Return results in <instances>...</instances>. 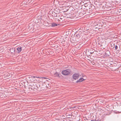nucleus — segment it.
I'll return each mask as SVG.
<instances>
[{
    "label": "nucleus",
    "mask_w": 121,
    "mask_h": 121,
    "mask_svg": "<svg viewBox=\"0 0 121 121\" xmlns=\"http://www.w3.org/2000/svg\"><path fill=\"white\" fill-rule=\"evenodd\" d=\"M71 72V70L68 69L62 71L61 73L64 75H68L70 74Z\"/></svg>",
    "instance_id": "1"
},
{
    "label": "nucleus",
    "mask_w": 121,
    "mask_h": 121,
    "mask_svg": "<svg viewBox=\"0 0 121 121\" xmlns=\"http://www.w3.org/2000/svg\"><path fill=\"white\" fill-rule=\"evenodd\" d=\"M3 88H1L2 90L0 89V98H3L6 97V95L7 92H5L3 89Z\"/></svg>",
    "instance_id": "2"
},
{
    "label": "nucleus",
    "mask_w": 121,
    "mask_h": 121,
    "mask_svg": "<svg viewBox=\"0 0 121 121\" xmlns=\"http://www.w3.org/2000/svg\"><path fill=\"white\" fill-rule=\"evenodd\" d=\"M80 76L79 73H75L73 75L72 78L73 79L77 80L79 78Z\"/></svg>",
    "instance_id": "3"
},
{
    "label": "nucleus",
    "mask_w": 121,
    "mask_h": 121,
    "mask_svg": "<svg viewBox=\"0 0 121 121\" xmlns=\"http://www.w3.org/2000/svg\"><path fill=\"white\" fill-rule=\"evenodd\" d=\"M86 14V11L84 10L82 11L81 12L77 14V16L80 17L83 16L84 14Z\"/></svg>",
    "instance_id": "4"
},
{
    "label": "nucleus",
    "mask_w": 121,
    "mask_h": 121,
    "mask_svg": "<svg viewBox=\"0 0 121 121\" xmlns=\"http://www.w3.org/2000/svg\"><path fill=\"white\" fill-rule=\"evenodd\" d=\"M93 10V9L92 8V7L91 6H90L89 7V10H87V12H88L89 13V14H91L93 13L92 11Z\"/></svg>",
    "instance_id": "5"
},
{
    "label": "nucleus",
    "mask_w": 121,
    "mask_h": 121,
    "mask_svg": "<svg viewBox=\"0 0 121 121\" xmlns=\"http://www.w3.org/2000/svg\"><path fill=\"white\" fill-rule=\"evenodd\" d=\"M0 73H1V74L0 73V78H3V75H4V77H6V75L5 74H7V73H8L4 72H2V71L1 72H0Z\"/></svg>",
    "instance_id": "6"
},
{
    "label": "nucleus",
    "mask_w": 121,
    "mask_h": 121,
    "mask_svg": "<svg viewBox=\"0 0 121 121\" xmlns=\"http://www.w3.org/2000/svg\"><path fill=\"white\" fill-rule=\"evenodd\" d=\"M53 76L55 77H60V76H61V74L59 73L56 72L53 75Z\"/></svg>",
    "instance_id": "7"
},
{
    "label": "nucleus",
    "mask_w": 121,
    "mask_h": 121,
    "mask_svg": "<svg viewBox=\"0 0 121 121\" xmlns=\"http://www.w3.org/2000/svg\"><path fill=\"white\" fill-rule=\"evenodd\" d=\"M78 11H74L73 13L72 14V15L73 17H77V15L78 13Z\"/></svg>",
    "instance_id": "8"
},
{
    "label": "nucleus",
    "mask_w": 121,
    "mask_h": 121,
    "mask_svg": "<svg viewBox=\"0 0 121 121\" xmlns=\"http://www.w3.org/2000/svg\"><path fill=\"white\" fill-rule=\"evenodd\" d=\"M85 80V79H84L83 78H81L76 81V83H80Z\"/></svg>",
    "instance_id": "9"
},
{
    "label": "nucleus",
    "mask_w": 121,
    "mask_h": 121,
    "mask_svg": "<svg viewBox=\"0 0 121 121\" xmlns=\"http://www.w3.org/2000/svg\"><path fill=\"white\" fill-rule=\"evenodd\" d=\"M17 50L18 51V53H19L22 50V48L20 46H18L17 48Z\"/></svg>",
    "instance_id": "10"
},
{
    "label": "nucleus",
    "mask_w": 121,
    "mask_h": 121,
    "mask_svg": "<svg viewBox=\"0 0 121 121\" xmlns=\"http://www.w3.org/2000/svg\"><path fill=\"white\" fill-rule=\"evenodd\" d=\"M82 35L81 33H79L78 34H77L76 35L75 37L78 39Z\"/></svg>",
    "instance_id": "11"
},
{
    "label": "nucleus",
    "mask_w": 121,
    "mask_h": 121,
    "mask_svg": "<svg viewBox=\"0 0 121 121\" xmlns=\"http://www.w3.org/2000/svg\"><path fill=\"white\" fill-rule=\"evenodd\" d=\"M51 26L52 27H55L56 26L57 24L56 23L54 22H53L52 23Z\"/></svg>",
    "instance_id": "12"
},
{
    "label": "nucleus",
    "mask_w": 121,
    "mask_h": 121,
    "mask_svg": "<svg viewBox=\"0 0 121 121\" xmlns=\"http://www.w3.org/2000/svg\"><path fill=\"white\" fill-rule=\"evenodd\" d=\"M9 50L10 52L12 53L14 52L15 49H14L13 48H11Z\"/></svg>",
    "instance_id": "13"
},
{
    "label": "nucleus",
    "mask_w": 121,
    "mask_h": 121,
    "mask_svg": "<svg viewBox=\"0 0 121 121\" xmlns=\"http://www.w3.org/2000/svg\"><path fill=\"white\" fill-rule=\"evenodd\" d=\"M110 53V52L109 51L106 52L105 53V55L107 56H109V54Z\"/></svg>",
    "instance_id": "14"
},
{
    "label": "nucleus",
    "mask_w": 121,
    "mask_h": 121,
    "mask_svg": "<svg viewBox=\"0 0 121 121\" xmlns=\"http://www.w3.org/2000/svg\"><path fill=\"white\" fill-rule=\"evenodd\" d=\"M31 77H32V78H40V77H37V76H31Z\"/></svg>",
    "instance_id": "15"
},
{
    "label": "nucleus",
    "mask_w": 121,
    "mask_h": 121,
    "mask_svg": "<svg viewBox=\"0 0 121 121\" xmlns=\"http://www.w3.org/2000/svg\"><path fill=\"white\" fill-rule=\"evenodd\" d=\"M118 46L117 45H116L115 46V50H117L118 49Z\"/></svg>",
    "instance_id": "16"
},
{
    "label": "nucleus",
    "mask_w": 121,
    "mask_h": 121,
    "mask_svg": "<svg viewBox=\"0 0 121 121\" xmlns=\"http://www.w3.org/2000/svg\"><path fill=\"white\" fill-rule=\"evenodd\" d=\"M54 14L53 15V17H56L57 16V15H56V14H55L54 12Z\"/></svg>",
    "instance_id": "17"
},
{
    "label": "nucleus",
    "mask_w": 121,
    "mask_h": 121,
    "mask_svg": "<svg viewBox=\"0 0 121 121\" xmlns=\"http://www.w3.org/2000/svg\"><path fill=\"white\" fill-rule=\"evenodd\" d=\"M42 78L43 79H45L47 78H46V77H40V78Z\"/></svg>",
    "instance_id": "18"
},
{
    "label": "nucleus",
    "mask_w": 121,
    "mask_h": 121,
    "mask_svg": "<svg viewBox=\"0 0 121 121\" xmlns=\"http://www.w3.org/2000/svg\"><path fill=\"white\" fill-rule=\"evenodd\" d=\"M94 50H93L91 52H90V53L91 54H92V53H93L94 52Z\"/></svg>",
    "instance_id": "19"
},
{
    "label": "nucleus",
    "mask_w": 121,
    "mask_h": 121,
    "mask_svg": "<svg viewBox=\"0 0 121 121\" xmlns=\"http://www.w3.org/2000/svg\"><path fill=\"white\" fill-rule=\"evenodd\" d=\"M101 120L100 119H98L97 120H95V121H100Z\"/></svg>",
    "instance_id": "20"
},
{
    "label": "nucleus",
    "mask_w": 121,
    "mask_h": 121,
    "mask_svg": "<svg viewBox=\"0 0 121 121\" xmlns=\"http://www.w3.org/2000/svg\"><path fill=\"white\" fill-rule=\"evenodd\" d=\"M50 17H53V15L51 14L50 15Z\"/></svg>",
    "instance_id": "21"
},
{
    "label": "nucleus",
    "mask_w": 121,
    "mask_h": 121,
    "mask_svg": "<svg viewBox=\"0 0 121 121\" xmlns=\"http://www.w3.org/2000/svg\"><path fill=\"white\" fill-rule=\"evenodd\" d=\"M3 36V35H1V36H0L2 37H1V38H2V39H1V38H0V39H1V40H2V39H3V38H2V37Z\"/></svg>",
    "instance_id": "22"
},
{
    "label": "nucleus",
    "mask_w": 121,
    "mask_h": 121,
    "mask_svg": "<svg viewBox=\"0 0 121 121\" xmlns=\"http://www.w3.org/2000/svg\"><path fill=\"white\" fill-rule=\"evenodd\" d=\"M1 55V54H0V59H1L2 58V55Z\"/></svg>",
    "instance_id": "23"
},
{
    "label": "nucleus",
    "mask_w": 121,
    "mask_h": 121,
    "mask_svg": "<svg viewBox=\"0 0 121 121\" xmlns=\"http://www.w3.org/2000/svg\"><path fill=\"white\" fill-rule=\"evenodd\" d=\"M91 121H95V120H91Z\"/></svg>",
    "instance_id": "24"
},
{
    "label": "nucleus",
    "mask_w": 121,
    "mask_h": 121,
    "mask_svg": "<svg viewBox=\"0 0 121 121\" xmlns=\"http://www.w3.org/2000/svg\"><path fill=\"white\" fill-rule=\"evenodd\" d=\"M0 52H1L2 51L3 52V51H1V50H0Z\"/></svg>",
    "instance_id": "25"
},
{
    "label": "nucleus",
    "mask_w": 121,
    "mask_h": 121,
    "mask_svg": "<svg viewBox=\"0 0 121 121\" xmlns=\"http://www.w3.org/2000/svg\"><path fill=\"white\" fill-rule=\"evenodd\" d=\"M60 19H62V18H60Z\"/></svg>",
    "instance_id": "26"
},
{
    "label": "nucleus",
    "mask_w": 121,
    "mask_h": 121,
    "mask_svg": "<svg viewBox=\"0 0 121 121\" xmlns=\"http://www.w3.org/2000/svg\"><path fill=\"white\" fill-rule=\"evenodd\" d=\"M69 115L70 116V115H70V114H69Z\"/></svg>",
    "instance_id": "27"
},
{
    "label": "nucleus",
    "mask_w": 121,
    "mask_h": 121,
    "mask_svg": "<svg viewBox=\"0 0 121 121\" xmlns=\"http://www.w3.org/2000/svg\"><path fill=\"white\" fill-rule=\"evenodd\" d=\"M1 69H2V68H0V70H1Z\"/></svg>",
    "instance_id": "28"
},
{
    "label": "nucleus",
    "mask_w": 121,
    "mask_h": 121,
    "mask_svg": "<svg viewBox=\"0 0 121 121\" xmlns=\"http://www.w3.org/2000/svg\"><path fill=\"white\" fill-rule=\"evenodd\" d=\"M114 45H115L114 44Z\"/></svg>",
    "instance_id": "29"
},
{
    "label": "nucleus",
    "mask_w": 121,
    "mask_h": 121,
    "mask_svg": "<svg viewBox=\"0 0 121 121\" xmlns=\"http://www.w3.org/2000/svg\"><path fill=\"white\" fill-rule=\"evenodd\" d=\"M52 14L53 15V13H52Z\"/></svg>",
    "instance_id": "30"
}]
</instances>
